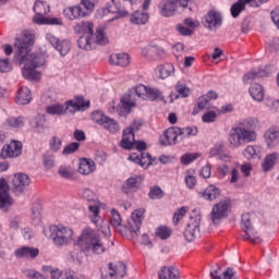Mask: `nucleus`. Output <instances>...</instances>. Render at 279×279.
Returning a JSON list of instances; mask_svg holds the SVG:
<instances>
[{
    "instance_id": "25",
    "label": "nucleus",
    "mask_w": 279,
    "mask_h": 279,
    "mask_svg": "<svg viewBox=\"0 0 279 279\" xmlns=\"http://www.w3.org/2000/svg\"><path fill=\"white\" fill-rule=\"evenodd\" d=\"M109 62L114 66H130V54L125 52L113 53L110 56Z\"/></svg>"
},
{
    "instance_id": "34",
    "label": "nucleus",
    "mask_w": 279,
    "mask_h": 279,
    "mask_svg": "<svg viewBox=\"0 0 279 279\" xmlns=\"http://www.w3.org/2000/svg\"><path fill=\"white\" fill-rule=\"evenodd\" d=\"M93 22H78L74 26L75 34H83L82 36H93Z\"/></svg>"
},
{
    "instance_id": "23",
    "label": "nucleus",
    "mask_w": 279,
    "mask_h": 279,
    "mask_svg": "<svg viewBox=\"0 0 279 279\" xmlns=\"http://www.w3.org/2000/svg\"><path fill=\"white\" fill-rule=\"evenodd\" d=\"M210 158H215L217 156L219 160H223V162H230V155L228 150H226V146L221 143H217L210 150H209Z\"/></svg>"
},
{
    "instance_id": "11",
    "label": "nucleus",
    "mask_w": 279,
    "mask_h": 279,
    "mask_svg": "<svg viewBox=\"0 0 279 279\" xmlns=\"http://www.w3.org/2000/svg\"><path fill=\"white\" fill-rule=\"evenodd\" d=\"M88 210L92 213V215H89L92 223H94L102 234H108V232H110V225L99 217V205H89Z\"/></svg>"
},
{
    "instance_id": "56",
    "label": "nucleus",
    "mask_w": 279,
    "mask_h": 279,
    "mask_svg": "<svg viewBox=\"0 0 279 279\" xmlns=\"http://www.w3.org/2000/svg\"><path fill=\"white\" fill-rule=\"evenodd\" d=\"M186 213H189V207H181L177 210V213H174L172 218L174 226H178L180 221L184 219V216L186 215Z\"/></svg>"
},
{
    "instance_id": "12",
    "label": "nucleus",
    "mask_w": 279,
    "mask_h": 279,
    "mask_svg": "<svg viewBox=\"0 0 279 279\" xmlns=\"http://www.w3.org/2000/svg\"><path fill=\"white\" fill-rule=\"evenodd\" d=\"M126 267L125 264L119 262L116 265L109 263L108 270L101 271V279H120L125 278Z\"/></svg>"
},
{
    "instance_id": "14",
    "label": "nucleus",
    "mask_w": 279,
    "mask_h": 279,
    "mask_svg": "<svg viewBox=\"0 0 279 279\" xmlns=\"http://www.w3.org/2000/svg\"><path fill=\"white\" fill-rule=\"evenodd\" d=\"M161 145H178V143H182L180 140V128L171 126L163 131L162 136L160 137Z\"/></svg>"
},
{
    "instance_id": "24",
    "label": "nucleus",
    "mask_w": 279,
    "mask_h": 279,
    "mask_svg": "<svg viewBox=\"0 0 279 279\" xmlns=\"http://www.w3.org/2000/svg\"><path fill=\"white\" fill-rule=\"evenodd\" d=\"M142 56L147 60H160L165 56V50L158 46H148L142 50Z\"/></svg>"
},
{
    "instance_id": "51",
    "label": "nucleus",
    "mask_w": 279,
    "mask_h": 279,
    "mask_svg": "<svg viewBox=\"0 0 279 279\" xmlns=\"http://www.w3.org/2000/svg\"><path fill=\"white\" fill-rule=\"evenodd\" d=\"M110 223L112 226V228H114V230L117 228H119V226H121L122 223V218H121V214H119V211L117 209H111L110 210Z\"/></svg>"
},
{
    "instance_id": "62",
    "label": "nucleus",
    "mask_w": 279,
    "mask_h": 279,
    "mask_svg": "<svg viewBox=\"0 0 279 279\" xmlns=\"http://www.w3.org/2000/svg\"><path fill=\"white\" fill-rule=\"evenodd\" d=\"M241 223H242V230L243 231L250 230L251 228H254L252 226V217L250 216V214H243L242 215Z\"/></svg>"
},
{
    "instance_id": "55",
    "label": "nucleus",
    "mask_w": 279,
    "mask_h": 279,
    "mask_svg": "<svg viewBox=\"0 0 279 279\" xmlns=\"http://www.w3.org/2000/svg\"><path fill=\"white\" fill-rule=\"evenodd\" d=\"M199 157L198 153H186L181 156V165H191V162H195Z\"/></svg>"
},
{
    "instance_id": "38",
    "label": "nucleus",
    "mask_w": 279,
    "mask_h": 279,
    "mask_svg": "<svg viewBox=\"0 0 279 279\" xmlns=\"http://www.w3.org/2000/svg\"><path fill=\"white\" fill-rule=\"evenodd\" d=\"M100 125L105 130H108V132H111V134H117V132L121 130V128L119 126V122H117V120L112 118H109L108 116L105 117Z\"/></svg>"
},
{
    "instance_id": "31",
    "label": "nucleus",
    "mask_w": 279,
    "mask_h": 279,
    "mask_svg": "<svg viewBox=\"0 0 279 279\" xmlns=\"http://www.w3.org/2000/svg\"><path fill=\"white\" fill-rule=\"evenodd\" d=\"M15 101L19 106H27L32 101V90L27 87H21L15 97Z\"/></svg>"
},
{
    "instance_id": "17",
    "label": "nucleus",
    "mask_w": 279,
    "mask_h": 279,
    "mask_svg": "<svg viewBox=\"0 0 279 279\" xmlns=\"http://www.w3.org/2000/svg\"><path fill=\"white\" fill-rule=\"evenodd\" d=\"M46 40L51 44V46L59 51L60 56H66L71 51V41L58 39L50 33L46 34Z\"/></svg>"
},
{
    "instance_id": "42",
    "label": "nucleus",
    "mask_w": 279,
    "mask_h": 279,
    "mask_svg": "<svg viewBox=\"0 0 279 279\" xmlns=\"http://www.w3.org/2000/svg\"><path fill=\"white\" fill-rule=\"evenodd\" d=\"M198 132L197 126L179 128L181 143L185 141V138H191V136H197Z\"/></svg>"
},
{
    "instance_id": "64",
    "label": "nucleus",
    "mask_w": 279,
    "mask_h": 279,
    "mask_svg": "<svg viewBox=\"0 0 279 279\" xmlns=\"http://www.w3.org/2000/svg\"><path fill=\"white\" fill-rule=\"evenodd\" d=\"M106 117L107 116L99 110L92 112V121H94V123H97V125H101Z\"/></svg>"
},
{
    "instance_id": "41",
    "label": "nucleus",
    "mask_w": 279,
    "mask_h": 279,
    "mask_svg": "<svg viewBox=\"0 0 279 279\" xmlns=\"http://www.w3.org/2000/svg\"><path fill=\"white\" fill-rule=\"evenodd\" d=\"M264 137L268 147H276L279 143V132L274 129L266 131Z\"/></svg>"
},
{
    "instance_id": "26",
    "label": "nucleus",
    "mask_w": 279,
    "mask_h": 279,
    "mask_svg": "<svg viewBox=\"0 0 279 279\" xmlns=\"http://www.w3.org/2000/svg\"><path fill=\"white\" fill-rule=\"evenodd\" d=\"M138 86L144 89V93L141 94V99L144 101H147V99L149 101H156V99H160V97H162V93L156 88L147 87L143 84H140Z\"/></svg>"
},
{
    "instance_id": "32",
    "label": "nucleus",
    "mask_w": 279,
    "mask_h": 279,
    "mask_svg": "<svg viewBox=\"0 0 279 279\" xmlns=\"http://www.w3.org/2000/svg\"><path fill=\"white\" fill-rule=\"evenodd\" d=\"M159 279H180V270L173 266L163 267L158 272Z\"/></svg>"
},
{
    "instance_id": "4",
    "label": "nucleus",
    "mask_w": 279,
    "mask_h": 279,
    "mask_svg": "<svg viewBox=\"0 0 279 279\" xmlns=\"http://www.w3.org/2000/svg\"><path fill=\"white\" fill-rule=\"evenodd\" d=\"M143 221H145V208L135 209L131 215L128 226L121 223L114 230L116 232H119L121 236L134 239V236H138V234H141Z\"/></svg>"
},
{
    "instance_id": "6",
    "label": "nucleus",
    "mask_w": 279,
    "mask_h": 279,
    "mask_svg": "<svg viewBox=\"0 0 279 279\" xmlns=\"http://www.w3.org/2000/svg\"><path fill=\"white\" fill-rule=\"evenodd\" d=\"M95 45H108V37H106V32L104 28H97L93 36H81L77 40V46L80 49L85 51H92Z\"/></svg>"
},
{
    "instance_id": "47",
    "label": "nucleus",
    "mask_w": 279,
    "mask_h": 279,
    "mask_svg": "<svg viewBox=\"0 0 279 279\" xmlns=\"http://www.w3.org/2000/svg\"><path fill=\"white\" fill-rule=\"evenodd\" d=\"M31 125L35 130H37L38 134H43L45 132V118L38 116L31 120Z\"/></svg>"
},
{
    "instance_id": "63",
    "label": "nucleus",
    "mask_w": 279,
    "mask_h": 279,
    "mask_svg": "<svg viewBox=\"0 0 279 279\" xmlns=\"http://www.w3.org/2000/svg\"><path fill=\"white\" fill-rule=\"evenodd\" d=\"M142 167H149L154 162V158H151V155L149 153L143 151L140 155Z\"/></svg>"
},
{
    "instance_id": "49",
    "label": "nucleus",
    "mask_w": 279,
    "mask_h": 279,
    "mask_svg": "<svg viewBox=\"0 0 279 279\" xmlns=\"http://www.w3.org/2000/svg\"><path fill=\"white\" fill-rule=\"evenodd\" d=\"M81 197L85 199L86 202H89L94 204V206H97V196L90 189H84L81 191Z\"/></svg>"
},
{
    "instance_id": "21",
    "label": "nucleus",
    "mask_w": 279,
    "mask_h": 279,
    "mask_svg": "<svg viewBox=\"0 0 279 279\" xmlns=\"http://www.w3.org/2000/svg\"><path fill=\"white\" fill-rule=\"evenodd\" d=\"M221 23H223L221 13L214 10L209 11L205 15V20L203 22L204 26L207 27V29H219V27H221Z\"/></svg>"
},
{
    "instance_id": "40",
    "label": "nucleus",
    "mask_w": 279,
    "mask_h": 279,
    "mask_svg": "<svg viewBox=\"0 0 279 279\" xmlns=\"http://www.w3.org/2000/svg\"><path fill=\"white\" fill-rule=\"evenodd\" d=\"M219 271H221V268H211L210 270V278L211 279H236L234 277V270L232 268H228L222 276L219 275Z\"/></svg>"
},
{
    "instance_id": "61",
    "label": "nucleus",
    "mask_w": 279,
    "mask_h": 279,
    "mask_svg": "<svg viewBox=\"0 0 279 279\" xmlns=\"http://www.w3.org/2000/svg\"><path fill=\"white\" fill-rule=\"evenodd\" d=\"M260 150L258 149V147L256 146H247L245 149H244V156L245 158H247V160H250V158H254V156H258V153Z\"/></svg>"
},
{
    "instance_id": "7",
    "label": "nucleus",
    "mask_w": 279,
    "mask_h": 279,
    "mask_svg": "<svg viewBox=\"0 0 279 279\" xmlns=\"http://www.w3.org/2000/svg\"><path fill=\"white\" fill-rule=\"evenodd\" d=\"M142 93H145V89L137 85L129 89L128 93L121 97L120 101L124 112H131L132 108H136V101L141 99Z\"/></svg>"
},
{
    "instance_id": "2",
    "label": "nucleus",
    "mask_w": 279,
    "mask_h": 279,
    "mask_svg": "<svg viewBox=\"0 0 279 279\" xmlns=\"http://www.w3.org/2000/svg\"><path fill=\"white\" fill-rule=\"evenodd\" d=\"M256 137V122L254 119L248 118L231 129L229 143L232 147H241L247 143H254Z\"/></svg>"
},
{
    "instance_id": "50",
    "label": "nucleus",
    "mask_w": 279,
    "mask_h": 279,
    "mask_svg": "<svg viewBox=\"0 0 279 279\" xmlns=\"http://www.w3.org/2000/svg\"><path fill=\"white\" fill-rule=\"evenodd\" d=\"M177 95L174 96L175 99L189 97V94L191 93V89L186 87V85L182 83H177L175 85Z\"/></svg>"
},
{
    "instance_id": "33",
    "label": "nucleus",
    "mask_w": 279,
    "mask_h": 279,
    "mask_svg": "<svg viewBox=\"0 0 279 279\" xmlns=\"http://www.w3.org/2000/svg\"><path fill=\"white\" fill-rule=\"evenodd\" d=\"M278 153L268 154L262 163L263 171H265V173L271 171V169H274L276 165H278Z\"/></svg>"
},
{
    "instance_id": "16",
    "label": "nucleus",
    "mask_w": 279,
    "mask_h": 279,
    "mask_svg": "<svg viewBox=\"0 0 279 279\" xmlns=\"http://www.w3.org/2000/svg\"><path fill=\"white\" fill-rule=\"evenodd\" d=\"M66 110L74 114V112L84 111L90 108V100H85L84 96H75L73 100H68L65 102Z\"/></svg>"
},
{
    "instance_id": "20",
    "label": "nucleus",
    "mask_w": 279,
    "mask_h": 279,
    "mask_svg": "<svg viewBox=\"0 0 279 279\" xmlns=\"http://www.w3.org/2000/svg\"><path fill=\"white\" fill-rule=\"evenodd\" d=\"M38 254H40V250L34 246H22L14 251L15 258L25 259V260H34L38 258Z\"/></svg>"
},
{
    "instance_id": "54",
    "label": "nucleus",
    "mask_w": 279,
    "mask_h": 279,
    "mask_svg": "<svg viewBox=\"0 0 279 279\" xmlns=\"http://www.w3.org/2000/svg\"><path fill=\"white\" fill-rule=\"evenodd\" d=\"M49 147L51 151L58 153L62 149V140L58 136H52L49 140Z\"/></svg>"
},
{
    "instance_id": "59",
    "label": "nucleus",
    "mask_w": 279,
    "mask_h": 279,
    "mask_svg": "<svg viewBox=\"0 0 279 279\" xmlns=\"http://www.w3.org/2000/svg\"><path fill=\"white\" fill-rule=\"evenodd\" d=\"M208 104V98L205 95L201 96L197 101V107H195L193 110V114H198L199 110H204Z\"/></svg>"
},
{
    "instance_id": "8",
    "label": "nucleus",
    "mask_w": 279,
    "mask_h": 279,
    "mask_svg": "<svg viewBox=\"0 0 279 279\" xmlns=\"http://www.w3.org/2000/svg\"><path fill=\"white\" fill-rule=\"evenodd\" d=\"M230 210V199H223L213 206L209 219L215 226L221 223L223 219L228 218V211Z\"/></svg>"
},
{
    "instance_id": "19",
    "label": "nucleus",
    "mask_w": 279,
    "mask_h": 279,
    "mask_svg": "<svg viewBox=\"0 0 279 279\" xmlns=\"http://www.w3.org/2000/svg\"><path fill=\"white\" fill-rule=\"evenodd\" d=\"M29 177L25 173H17L14 174L12 179V191L15 195L23 193L25 186H29L31 184Z\"/></svg>"
},
{
    "instance_id": "37",
    "label": "nucleus",
    "mask_w": 279,
    "mask_h": 279,
    "mask_svg": "<svg viewBox=\"0 0 279 279\" xmlns=\"http://www.w3.org/2000/svg\"><path fill=\"white\" fill-rule=\"evenodd\" d=\"M93 171H95V161L86 158L82 159L78 166V173H82V175H89Z\"/></svg>"
},
{
    "instance_id": "57",
    "label": "nucleus",
    "mask_w": 279,
    "mask_h": 279,
    "mask_svg": "<svg viewBox=\"0 0 279 279\" xmlns=\"http://www.w3.org/2000/svg\"><path fill=\"white\" fill-rule=\"evenodd\" d=\"M80 149V143L77 142H72L71 144H68L63 150L62 155L63 156H71V154H75Z\"/></svg>"
},
{
    "instance_id": "36",
    "label": "nucleus",
    "mask_w": 279,
    "mask_h": 279,
    "mask_svg": "<svg viewBox=\"0 0 279 279\" xmlns=\"http://www.w3.org/2000/svg\"><path fill=\"white\" fill-rule=\"evenodd\" d=\"M116 0H111L106 3L104 9L105 14H119V16H128V12L121 10V7L114 2Z\"/></svg>"
},
{
    "instance_id": "53",
    "label": "nucleus",
    "mask_w": 279,
    "mask_h": 279,
    "mask_svg": "<svg viewBox=\"0 0 279 279\" xmlns=\"http://www.w3.org/2000/svg\"><path fill=\"white\" fill-rule=\"evenodd\" d=\"M156 236H158L162 241H167V239L171 236V229L166 226L158 227L156 229Z\"/></svg>"
},
{
    "instance_id": "35",
    "label": "nucleus",
    "mask_w": 279,
    "mask_h": 279,
    "mask_svg": "<svg viewBox=\"0 0 279 279\" xmlns=\"http://www.w3.org/2000/svg\"><path fill=\"white\" fill-rule=\"evenodd\" d=\"M248 93L254 101H263V99H265V88L260 84H252Z\"/></svg>"
},
{
    "instance_id": "46",
    "label": "nucleus",
    "mask_w": 279,
    "mask_h": 279,
    "mask_svg": "<svg viewBox=\"0 0 279 279\" xmlns=\"http://www.w3.org/2000/svg\"><path fill=\"white\" fill-rule=\"evenodd\" d=\"M66 106L64 107L61 104H56V105H51L46 107V112L48 114H64L66 112Z\"/></svg>"
},
{
    "instance_id": "45",
    "label": "nucleus",
    "mask_w": 279,
    "mask_h": 279,
    "mask_svg": "<svg viewBox=\"0 0 279 279\" xmlns=\"http://www.w3.org/2000/svg\"><path fill=\"white\" fill-rule=\"evenodd\" d=\"M245 10V2L243 0H238L231 5L230 12L233 19H238L239 14Z\"/></svg>"
},
{
    "instance_id": "44",
    "label": "nucleus",
    "mask_w": 279,
    "mask_h": 279,
    "mask_svg": "<svg viewBox=\"0 0 279 279\" xmlns=\"http://www.w3.org/2000/svg\"><path fill=\"white\" fill-rule=\"evenodd\" d=\"M175 73V68L171 63H166L159 68V75L161 80H167V77H171Z\"/></svg>"
},
{
    "instance_id": "27",
    "label": "nucleus",
    "mask_w": 279,
    "mask_h": 279,
    "mask_svg": "<svg viewBox=\"0 0 279 279\" xmlns=\"http://www.w3.org/2000/svg\"><path fill=\"white\" fill-rule=\"evenodd\" d=\"M199 197L207 199V202H214L219 195H221V190L215 185H208L204 191L198 192Z\"/></svg>"
},
{
    "instance_id": "58",
    "label": "nucleus",
    "mask_w": 279,
    "mask_h": 279,
    "mask_svg": "<svg viewBox=\"0 0 279 279\" xmlns=\"http://www.w3.org/2000/svg\"><path fill=\"white\" fill-rule=\"evenodd\" d=\"M7 123L10 128H23L25 125V118L17 117V118H9Z\"/></svg>"
},
{
    "instance_id": "10",
    "label": "nucleus",
    "mask_w": 279,
    "mask_h": 279,
    "mask_svg": "<svg viewBox=\"0 0 279 279\" xmlns=\"http://www.w3.org/2000/svg\"><path fill=\"white\" fill-rule=\"evenodd\" d=\"M191 0H166L159 3L161 16H173L178 8H189Z\"/></svg>"
},
{
    "instance_id": "13",
    "label": "nucleus",
    "mask_w": 279,
    "mask_h": 279,
    "mask_svg": "<svg viewBox=\"0 0 279 279\" xmlns=\"http://www.w3.org/2000/svg\"><path fill=\"white\" fill-rule=\"evenodd\" d=\"M199 216H191L190 221L187 222V226L185 228V231L183 233L185 241L187 243H193L197 236H199V221H201Z\"/></svg>"
},
{
    "instance_id": "39",
    "label": "nucleus",
    "mask_w": 279,
    "mask_h": 279,
    "mask_svg": "<svg viewBox=\"0 0 279 279\" xmlns=\"http://www.w3.org/2000/svg\"><path fill=\"white\" fill-rule=\"evenodd\" d=\"M244 234L242 235V239L244 241H250L254 245H258V243H263V239L258 236V233L256 230H254V227H251V229H246L243 231Z\"/></svg>"
},
{
    "instance_id": "3",
    "label": "nucleus",
    "mask_w": 279,
    "mask_h": 279,
    "mask_svg": "<svg viewBox=\"0 0 279 279\" xmlns=\"http://www.w3.org/2000/svg\"><path fill=\"white\" fill-rule=\"evenodd\" d=\"M75 245H78L81 252H84L85 254H106L108 250L101 235L92 228L83 229Z\"/></svg>"
},
{
    "instance_id": "5",
    "label": "nucleus",
    "mask_w": 279,
    "mask_h": 279,
    "mask_svg": "<svg viewBox=\"0 0 279 279\" xmlns=\"http://www.w3.org/2000/svg\"><path fill=\"white\" fill-rule=\"evenodd\" d=\"M44 234L53 242L57 247L69 245L73 241V229L64 226H50L44 228Z\"/></svg>"
},
{
    "instance_id": "28",
    "label": "nucleus",
    "mask_w": 279,
    "mask_h": 279,
    "mask_svg": "<svg viewBox=\"0 0 279 279\" xmlns=\"http://www.w3.org/2000/svg\"><path fill=\"white\" fill-rule=\"evenodd\" d=\"M138 180H141V177H131L123 183L122 191L125 193V195H130V193H136V191L141 189Z\"/></svg>"
},
{
    "instance_id": "52",
    "label": "nucleus",
    "mask_w": 279,
    "mask_h": 279,
    "mask_svg": "<svg viewBox=\"0 0 279 279\" xmlns=\"http://www.w3.org/2000/svg\"><path fill=\"white\" fill-rule=\"evenodd\" d=\"M149 199H162L165 197V192L160 186L155 185L150 187L149 193H148Z\"/></svg>"
},
{
    "instance_id": "48",
    "label": "nucleus",
    "mask_w": 279,
    "mask_h": 279,
    "mask_svg": "<svg viewBox=\"0 0 279 279\" xmlns=\"http://www.w3.org/2000/svg\"><path fill=\"white\" fill-rule=\"evenodd\" d=\"M43 165L45 169H53V166L56 165V156L50 151H46L43 155Z\"/></svg>"
},
{
    "instance_id": "22",
    "label": "nucleus",
    "mask_w": 279,
    "mask_h": 279,
    "mask_svg": "<svg viewBox=\"0 0 279 279\" xmlns=\"http://www.w3.org/2000/svg\"><path fill=\"white\" fill-rule=\"evenodd\" d=\"M35 12L34 16V23H37V25L45 19V14H49V5H47V2L37 0L33 8Z\"/></svg>"
},
{
    "instance_id": "30",
    "label": "nucleus",
    "mask_w": 279,
    "mask_h": 279,
    "mask_svg": "<svg viewBox=\"0 0 279 279\" xmlns=\"http://www.w3.org/2000/svg\"><path fill=\"white\" fill-rule=\"evenodd\" d=\"M130 21L133 25H146L149 22V13L137 10L131 14Z\"/></svg>"
},
{
    "instance_id": "15",
    "label": "nucleus",
    "mask_w": 279,
    "mask_h": 279,
    "mask_svg": "<svg viewBox=\"0 0 279 279\" xmlns=\"http://www.w3.org/2000/svg\"><path fill=\"white\" fill-rule=\"evenodd\" d=\"M23 151V144L21 142L13 141L2 147L0 157L3 160L8 158H19V155Z\"/></svg>"
},
{
    "instance_id": "29",
    "label": "nucleus",
    "mask_w": 279,
    "mask_h": 279,
    "mask_svg": "<svg viewBox=\"0 0 279 279\" xmlns=\"http://www.w3.org/2000/svg\"><path fill=\"white\" fill-rule=\"evenodd\" d=\"M63 14L65 19H69V21H75V19H80V16H88V13L84 12L80 5L64 9Z\"/></svg>"
},
{
    "instance_id": "9",
    "label": "nucleus",
    "mask_w": 279,
    "mask_h": 279,
    "mask_svg": "<svg viewBox=\"0 0 279 279\" xmlns=\"http://www.w3.org/2000/svg\"><path fill=\"white\" fill-rule=\"evenodd\" d=\"M143 123L140 121H134L130 126L123 130L122 140L120 145L122 149H133L134 148V133L141 130Z\"/></svg>"
},
{
    "instance_id": "1",
    "label": "nucleus",
    "mask_w": 279,
    "mask_h": 279,
    "mask_svg": "<svg viewBox=\"0 0 279 279\" xmlns=\"http://www.w3.org/2000/svg\"><path fill=\"white\" fill-rule=\"evenodd\" d=\"M35 35L29 31H25L22 38H16L14 47L15 58L20 65H24L22 75L25 80L34 81L40 80V72L36 71L39 66L45 65V56L38 53H31L34 47Z\"/></svg>"
},
{
    "instance_id": "60",
    "label": "nucleus",
    "mask_w": 279,
    "mask_h": 279,
    "mask_svg": "<svg viewBox=\"0 0 279 279\" xmlns=\"http://www.w3.org/2000/svg\"><path fill=\"white\" fill-rule=\"evenodd\" d=\"M38 25H64L60 17H44Z\"/></svg>"
},
{
    "instance_id": "43",
    "label": "nucleus",
    "mask_w": 279,
    "mask_h": 279,
    "mask_svg": "<svg viewBox=\"0 0 279 279\" xmlns=\"http://www.w3.org/2000/svg\"><path fill=\"white\" fill-rule=\"evenodd\" d=\"M12 204H14V199L10 196V193L0 191V209L8 211Z\"/></svg>"
},
{
    "instance_id": "18",
    "label": "nucleus",
    "mask_w": 279,
    "mask_h": 279,
    "mask_svg": "<svg viewBox=\"0 0 279 279\" xmlns=\"http://www.w3.org/2000/svg\"><path fill=\"white\" fill-rule=\"evenodd\" d=\"M274 73L271 65L259 66L257 70L247 72L243 76L244 84H247L251 80H258V77H269Z\"/></svg>"
}]
</instances>
